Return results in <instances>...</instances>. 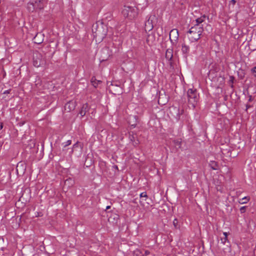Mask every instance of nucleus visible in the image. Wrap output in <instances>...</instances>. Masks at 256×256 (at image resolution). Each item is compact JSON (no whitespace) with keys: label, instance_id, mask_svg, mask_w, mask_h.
Masks as SVG:
<instances>
[{"label":"nucleus","instance_id":"22","mask_svg":"<svg viewBox=\"0 0 256 256\" xmlns=\"http://www.w3.org/2000/svg\"><path fill=\"white\" fill-rule=\"evenodd\" d=\"M221 241H222V242L224 244H226V242H228V238L227 237H224V238H221Z\"/></svg>","mask_w":256,"mask_h":256},{"label":"nucleus","instance_id":"16","mask_svg":"<svg viewBox=\"0 0 256 256\" xmlns=\"http://www.w3.org/2000/svg\"><path fill=\"white\" fill-rule=\"evenodd\" d=\"M42 36V34H37L36 36L34 38V42L36 44H41L43 40L39 39V38H40Z\"/></svg>","mask_w":256,"mask_h":256},{"label":"nucleus","instance_id":"38","mask_svg":"<svg viewBox=\"0 0 256 256\" xmlns=\"http://www.w3.org/2000/svg\"><path fill=\"white\" fill-rule=\"evenodd\" d=\"M72 152H73V150H70V154H72Z\"/></svg>","mask_w":256,"mask_h":256},{"label":"nucleus","instance_id":"29","mask_svg":"<svg viewBox=\"0 0 256 256\" xmlns=\"http://www.w3.org/2000/svg\"><path fill=\"white\" fill-rule=\"evenodd\" d=\"M246 206H242L240 208V212L241 213H244L246 212Z\"/></svg>","mask_w":256,"mask_h":256},{"label":"nucleus","instance_id":"37","mask_svg":"<svg viewBox=\"0 0 256 256\" xmlns=\"http://www.w3.org/2000/svg\"><path fill=\"white\" fill-rule=\"evenodd\" d=\"M8 90H6L4 92V94L8 93Z\"/></svg>","mask_w":256,"mask_h":256},{"label":"nucleus","instance_id":"31","mask_svg":"<svg viewBox=\"0 0 256 256\" xmlns=\"http://www.w3.org/2000/svg\"><path fill=\"white\" fill-rule=\"evenodd\" d=\"M223 234L224 235V237H227L228 238V232H224L223 233Z\"/></svg>","mask_w":256,"mask_h":256},{"label":"nucleus","instance_id":"35","mask_svg":"<svg viewBox=\"0 0 256 256\" xmlns=\"http://www.w3.org/2000/svg\"><path fill=\"white\" fill-rule=\"evenodd\" d=\"M150 254V252H149L148 251L146 250V251L145 252V254H146V255H148V254Z\"/></svg>","mask_w":256,"mask_h":256},{"label":"nucleus","instance_id":"26","mask_svg":"<svg viewBox=\"0 0 256 256\" xmlns=\"http://www.w3.org/2000/svg\"><path fill=\"white\" fill-rule=\"evenodd\" d=\"M211 166L212 169L216 170L217 168L216 167V164L215 162H212L211 164Z\"/></svg>","mask_w":256,"mask_h":256},{"label":"nucleus","instance_id":"4","mask_svg":"<svg viewBox=\"0 0 256 256\" xmlns=\"http://www.w3.org/2000/svg\"><path fill=\"white\" fill-rule=\"evenodd\" d=\"M178 32L177 29H172L169 34L170 40L173 45H176L178 39Z\"/></svg>","mask_w":256,"mask_h":256},{"label":"nucleus","instance_id":"23","mask_svg":"<svg viewBox=\"0 0 256 256\" xmlns=\"http://www.w3.org/2000/svg\"><path fill=\"white\" fill-rule=\"evenodd\" d=\"M96 33V34H95V36L96 37V36H100V34H101V30H100V28H98L96 31L95 32Z\"/></svg>","mask_w":256,"mask_h":256},{"label":"nucleus","instance_id":"6","mask_svg":"<svg viewBox=\"0 0 256 256\" xmlns=\"http://www.w3.org/2000/svg\"><path fill=\"white\" fill-rule=\"evenodd\" d=\"M170 114L172 115L174 118L178 120L180 118V109L176 106H171L169 109Z\"/></svg>","mask_w":256,"mask_h":256},{"label":"nucleus","instance_id":"33","mask_svg":"<svg viewBox=\"0 0 256 256\" xmlns=\"http://www.w3.org/2000/svg\"><path fill=\"white\" fill-rule=\"evenodd\" d=\"M105 35H106V32H104V34H102V36H101V38H104V36H105Z\"/></svg>","mask_w":256,"mask_h":256},{"label":"nucleus","instance_id":"21","mask_svg":"<svg viewBox=\"0 0 256 256\" xmlns=\"http://www.w3.org/2000/svg\"><path fill=\"white\" fill-rule=\"evenodd\" d=\"M162 96H163L162 94L160 96L159 99H158V102L159 103L161 102L162 104H164L168 102V98L165 96L166 100H162V98H163Z\"/></svg>","mask_w":256,"mask_h":256},{"label":"nucleus","instance_id":"28","mask_svg":"<svg viewBox=\"0 0 256 256\" xmlns=\"http://www.w3.org/2000/svg\"><path fill=\"white\" fill-rule=\"evenodd\" d=\"M252 72L254 76L256 78V66H255L253 68H252Z\"/></svg>","mask_w":256,"mask_h":256},{"label":"nucleus","instance_id":"17","mask_svg":"<svg viewBox=\"0 0 256 256\" xmlns=\"http://www.w3.org/2000/svg\"><path fill=\"white\" fill-rule=\"evenodd\" d=\"M91 82L93 86L95 88H96L98 84L102 82L100 80H97L94 77H92L91 79Z\"/></svg>","mask_w":256,"mask_h":256},{"label":"nucleus","instance_id":"11","mask_svg":"<svg viewBox=\"0 0 256 256\" xmlns=\"http://www.w3.org/2000/svg\"><path fill=\"white\" fill-rule=\"evenodd\" d=\"M89 106L88 104H85L82 106L79 114L80 115L81 118L86 115V113L89 110Z\"/></svg>","mask_w":256,"mask_h":256},{"label":"nucleus","instance_id":"13","mask_svg":"<svg viewBox=\"0 0 256 256\" xmlns=\"http://www.w3.org/2000/svg\"><path fill=\"white\" fill-rule=\"evenodd\" d=\"M182 51L184 54H188L190 51V47L186 44H183L182 46Z\"/></svg>","mask_w":256,"mask_h":256},{"label":"nucleus","instance_id":"40","mask_svg":"<svg viewBox=\"0 0 256 256\" xmlns=\"http://www.w3.org/2000/svg\"><path fill=\"white\" fill-rule=\"evenodd\" d=\"M1 3V0H0V4Z\"/></svg>","mask_w":256,"mask_h":256},{"label":"nucleus","instance_id":"1","mask_svg":"<svg viewBox=\"0 0 256 256\" xmlns=\"http://www.w3.org/2000/svg\"><path fill=\"white\" fill-rule=\"evenodd\" d=\"M203 31V28L198 26V25H194L188 32L190 39L192 41L198 40L200 38Z\"/></svg>","mask_w":256,"mask_h":256},{"label":"nucleus","instance_id":"10","mask_svg":"<svg viewBox=\"0 0 256 256\" xmlns=\"http://www.w3.org/2000/svg\"><path fill=\"white\" fill-rule=\"evenodd\" d=\"M46 0H36L34 4L36 9L42 10L45 6Z\"/></svg>","mask_w":256,"mask_h":256},{"label":"nucleus","instance_id":"19","mask_svg":"<svg viewBox=\"0 0 256 256\" xmlns=\"http://www.w3.org/2000/svg\"><path fill=\"white\" fill-rule=\"evenodd\" d=\"M74 180L72 178L66 179L64 182L65 185H68V186H70L73 184Z\"/></svg>","mask_w":256,"mask_h":256},{"label":"nucleus","instance_id":"20","mask_svg":"<svg viewBox=\"0 0 256 256\" xmlns=\"http://www.w3.org/2000/svg\"><path fill=\"white\" fill-rule=\"evenodd\" d=\"M154 40V36L149 34L148 36L146 42L148 44H150L152 42L153 40Z\"/></svg>","mask_w":256,"mask_h":256},{"label":"nucleus","instance_id":"18","mask_svg":"<svg viewBox=\"0 0 256 256\" xmlns=\"http://www.w3.org/2000/svg\"><path fill=\"white\" fill-rule=\"evenodd\" d=\"M250 198L248 196H245L242 199L240 200L239 202L240 204H246L250 200Z\"/></svg>","mask_w":256,"mask_h":256},{"label":"nucleus","instance_id":"36","mask_svg":"<svg viewBox=\"0 0 256 256\" xmlns=\"http://www.w3.org/2000/svg\"><path fill=\"white\" fill-rule=\"evenodd\" d=\"M110 208V206H106V210H108V209H109Z\"/></svg>","mask_w":256,"mask_h":256},{"label":"nucleus","instance_id":"8","mask_svg":"<svg viewBox=\"0 0 256 256\" xmlns=\"http://www.w3.org/2000/svg\"><path fill=\"white\" fill-rule=\"evenodd\" d=\"M76 106V103L74 101H70L64 106V110L66 112H70L74 110Z\"/></svg>","mask_w":256,"mask_h":256},{"label":"nucleus","instance_id":"39","mask_svg":"<svg viewBox=\"0 0 256 256\" xmlns=\"http://www.w3.org/2000/svg\"><path fill=\"white\" fill-rule=\"evenodd\" d=\"M2 124L0 125V128L2 129Z\"/></svg>","mask_w":256,"mask_h":256},{"label":"nucleus","instance_id":"7","mask_svg":"<svg viewBox=\"0 0 256 256\" xmlns=\"http://www.w3.org/2000/svg\"><path fill=\"white\" fill-rule=\"evenodd\" d=\"M112 52L108 48H104L102 50L101 61L107 60L111 56Z\"/></svg>","mask_w":256,"mask_h":256},{"label":"nucleus","instance_id":"32","mask_svg":"<svg viewBox=\"0 0 256 256\" xmlns=\"http://www.w3.org/2000/svg\"><path fill=\"white\" fill-rule=\"evenodd\" d=\"M78 142H76L74 146H73V148H75L76 147H78Z\"/></svg>","mask_w":256,"mask_h":256},{"label":"nucleus","instance_id":"3","mask_svg":"<svg viewBox=\"0 0 256 256\" xmlns=\"http://www.w3.org/2000/svg\"><path fill=\"white\" fill-rule=\"evenodd\" d=\"M122 12L124 17L132 20L137 16L138 10L134 7L124 6Z\"/></svg>","mask_w":256,"mask_h":256},{"label":"nucleus","instance_id":"9","mask_svg":"<svg viewBox=\"0 0 256 256\" xmlns=\"http://www.w3.org/2000/svg\"><path fill=\"white\" fill-rule=\"evenodd\" d=\"M151 18H152V16H150L149 18L146 21V22L145 23L144 29L146 32V31H148V32L150 31L151 30H152V28H154V26H153V24L152 23V20Z\"/></svg>","mask_w":256,"mask_h":256},{"label":"nucleus","instance_id":"2","mask_svg":"<svg viewBox=\"0 0 256 256\" xmlns=\"http://www.w3.org/2000/svg\"><path fill=\"white\" fill-rule=\"evenodd\" d=\"M188 103L192 108H194L199 100V96L196 89L190 88L187 92Z\"/></svg>","mask_w":256,"mask_h":256},{"label":"nucleus","instance_id":"34","mask_svg":"<svg viewBox=\"0 0 256 256\" xmlns=\"http://www.w3.org/2000/svg\"><path fill=\"white\" fill-rule=\"evenodd\" d=\"M113 168H115V169H116V170H118V166H116V165H114V166H113Z\"/></svg>","mask_w":256,"mask_h":256},{"label":"nucleus","instance_id":"30","mask_svg":"<svg viewBox=\"0 0 256 256\" xmlns=\"http://www.w3.org/2000/svg\"><path fill=\"white\" fill-rule=\"evenodd\" d=\"M230 2L232 4H234L236 2V1L235 0H231L230 1Z\"/></svg>","mask_w":256,"mask_h":256},{"label":"nucleus","instance_id":"12","mask_svg":"<svg viewBox=\"0 0 256 256\" xmlns=\"http://www.w3.org/2000/svg\"><path fill=\"white\" fill-rule=\"evenodd\" d=\"M206 16L205 15H203L196 19V24L194 25H198V26L203 28L204 24L202 23L205 21Z\"/></svg>","mask_w":256,"mask_h":256},{"label":"nucleus","instance_id":"5","mask_svg":"<svg viewBox=\"0 0 256 256\" xmlns=\"http://www.w3.org/2000/svg\"><path fill=\"white\" fill-rule=\"evenodd\" d=\"M42 55L39 53L36 52L34 54L33 64L34 66L38 68L42 64Z\"/></svg>","mask_w":256,"mask_h":256},{"label":"nucleus","instance_id":"15","mask_svg":"<svg viewBox=\"0 0 256 256\" xmlns=\"http://www.w3.org/2000/svg\"><path fill=\"white\" fill-rule=\"evenodd\" d=\"M172 50H167L166 52V58L168 60H170L172 59Z\"/></svg>","mask_w":256,"mask_h":256},{"label":"nucleus","instance_id":"24","mask_svg":"<svg viewBox=\"0 0 256 256\" xmlns=\"http://www.w3.org/2000/svg\"><path fill=\"white\" fill-rule=\"evenodd\" d=\"M71 144V140H68L64 144H63L64 147L66 148V146L70 145Z\"/></svg>","mask_w":256,"mask_h":256},{"label":"nucleus","instance_id":"14","mask_svg":"<svg viewBox=\"0 0 256 256\" xmlns=\"http://www.w3.org/2000/svg\"><path fill=\"white\" fill-rule=\"evenodd\" d=\"M27 8L29 12H34L35 9H36V6H35V4L34 2H28V4Z\"/></svg>","mask_w":256,"mask_h":256},{"label":"nucleus","instance_id":"27","mask_svg":"<svg viewBox=\"0 0 256 256\" xmlns=\"http://www.w3.org/2000/svg\"><path fill=\"white\" fill-rule=\"evenodd\" d=\"M178 220H177V219H176H176H174V221H173V224H174V227H175L176 228H177V227H176V226H177V225H178Z\"/></svg>","mask_w":256,"mask_h":256},{"label":"nucleus","instance_id":"25","mask_svg":"<svg viewBox=\"0 0 256 256\" xmlns=\"http://www.w3.org/2000/svg\"><path fill=\"white\" fill-rule=\"evenodd\" d=\"M140 197L141 198H148V196H147V194H146V192H143L140 194Z\"/></svg>","mask_w":256,"mask_h":256}]
</instances>
